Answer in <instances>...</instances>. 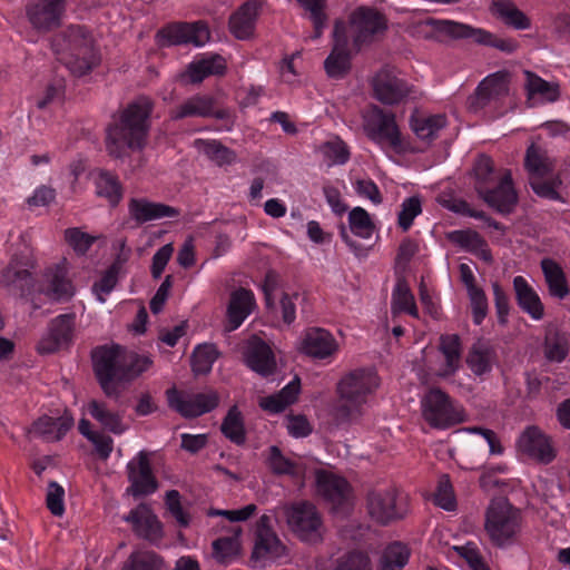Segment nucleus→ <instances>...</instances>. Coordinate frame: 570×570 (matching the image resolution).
Returning <instances> with one entry per match:
<instances>
[{
    "label": "nucleus",
    "mask_w": 570,
    "mask_h": 570,
    "mask_svg": "<svg viewBox=\"0 0 570 570\" xmlns=\"http://www.w3.org/2000/svg\"><path fill=\"white\" fill-rule=\"evenodd\" d=\"M35 259L29 254H16L2 271V283L20 297L30 301L35 308L37 294L45 295L50 302L67 303L76 293V287L69 277L66 263H57L45 268L41 278L36 281L32 275Z\"/></svg>",
    "instance_id": "nucleus-1"
},
{
    "label": "nucleus",
    "mask_w": 570,
    "mask_h": 570,
    "mask_svg": "<svg viewBox=\"0 0 570 570\" xmlns=\"http://www.w3.org/2000/svg\"><path fill=\"white\" fill-rule=\"evenodd\" d=\"M153 109V100L140 96L122 109L117 120L108 125L106 148L111 157L124 158L145 147Z\"/></svg>",
    "instance_id": "nucleus-2"
},
{
    "label": "nucleus",
    "mask_w": 570,
    "mask_h": 570,
    "mask_svg": "<svg viewBox=\"0 0 570 570\" xmlns=\"http://www.w3.org/2000/svg\"><path fill=\"white\" fill-rule=\"evenodd\" d=\"M119 345L98 346L92 351L96 379L109 397L119 396V385L129 383L146 372L153 364L149 356L137 353L122 355Z\"/></svg>",
    "instance_id": "nucleus-3"
},
{
    "label": "nucleus",
    "mask_w": 570,
    "mask_h": 570,
    "mask_svg": "<svg viewBox=\"0 0 570 570\" xmlns=\"http://www.w3.org/2000/svg\"><path fill=\"white\" fill-rule=\"evenodd\" d=\"M381 379L374 367L346 372L336 384L337 401L333 414L338 423H351L364 413V406L375 394Z\"/></svg>",
    "instance_id": "nucleus-4"
},
{
    "label": "nucleus",
    "mask_w": 570,
    "mask_h": 570,
    "mask_svg": "<svg viewBox=\"0 0 570 570\" xmlns=\"http://www.w3.org/2000/svg\"><path fill=\"white\" fill-rule=\"evenodd\" d=\"M474 188L479 197L500 214H510L518 204V194L509 169H497L493 160L480 155L473 166Z\"/></svg>",
    "instance_id": "nucleus-5"
},
{
    "label": "nucleus",
    "mask_w": 570,
    "mask_h": 570,
    "mask_svg": "<svg viewBox=\"0 0 570 570\" xmlns=\"http://www.w3.org/2000/svg\"><path fill=\"white\" fill-rule=\"evenodd\" d=\"M521 524L520 510L507 499L491 500L484 514V531L494 547L507 548L512 546L521 531Z\"/></svg>",
    "instance_id": "nucleus-6"
},
{
    "label": "nucleus",
    "mask_w": 570,
    "mask_h": 570,
    "mask_svg": "<svg viewBox=\"0 0 570 570\" xmlns=\"http://www.w3.org/2000/svg\"><path fill=\"white\" fill-rule=\"evenodd\" d=\"M364 131L367 138L384 151L402 153L404 142L395 116L377 106L364 115Z\"/></svg>",
    "instance_id": "nucleus-7"
},
{
    "label": "nucleus",
    "mask_w": 570,
    "mask_h": 570,
    "mask_svg": "<svg viewBox=\"0 0 570 570\" xmlns=\"http://www.w3.org/2000/svg\"><path fill=\"white\" fill-rule=\"evenodd\" d=\"M421 403L424 420L434 429H448L463 421L461 410L440 387H431Z\"/></svg>",
    "instance_id": "nucleus-8"
},
{
    "label": "nucleus",
    "mask_w": 570,
    "mask_h": 570,
    "mask_svg": "<svg viewBox=\"0 0 570 570\" xmlns=\"http://www.w3.org/2000/svg\"><path fill=\"white\" fill-rule=\"evenodd\" d=\"M366 501L370 515L381 524L400 520L407 512L406 497L393 487L370 491Z\"/></svg>",
    "instance_id": "nucleus-9"
},
{
    "label": "nucleus",
    "mask_w": 570,
    "mask_h": 570,
    "mask_svg": "<svg viewBox=\"0 0 570 570\" xmlns=\"http://www.w3.org/2000/svg\"><path fill=\"white\" fill-rule=\"evenodd\" d=\"M155 38L160 48L186 45L202 47L209 40L210 32L204 21H176L161 27Z\"/></svg>",
    "instance_id": "nucleus-10"
},
{
    "label": "nucleus",
    "mask_w": 570,
    "mask_h": 570,
    "mask_svg": "<svg viewBox=\"0 0 570 570\" xmlns=\"http://www.w3.org/2000/svg\"><path fill=\"white\" fill-rule=\"evenodd\" d=\"M374 97L383 105L394 106L417 100L422 92L390 70H381L373 79Z\"/></svg>",
    "instance_id": "nucleus-11"
},
{
    "label": "nucleus",
    "mask_w": 570,
    "mask_h": 570,
    "mask_svg": "<svg viewBox=\"0 0 570 570\" xmlns=\"http://www.w3.org/2000/svg\"><path fill=\"white\" fill-rule=\"evenodd\" d=\"M353 48L358 51L384 33L387 21L383 13L374 8L358 7L350 16Z\"/></svg>",
    "instance_id": "nucleus-12"
},
{
    "label": "nucleus",
    "mask_w": 570,
    "mask_h": 570,
    "mask_svg": "<svg viewBox=\"0 0 570 570\" xmlns=\"http://www.w3.org/2000/svg\"><path fill=\"white\" fill-rule=\"evenodd\" d=\"M432 24L440 33L454 39H471L476 43L491 46L504 52H512L517 48V43L511 39L499 38L489 31L469 24L442 19L432 20Z\"/></svg>",
    "instance_id": "nucleus-13"
},
{
    "label": "nucleus",
    "mask_w": 570,
    "mask_h": 570,
    "mask_svg": "<svg viewBox=\"0 0 570 570\" xmlns=\"http://www.w3.org/2000/svg\"><path fill=\"white\" fill-rule=\"evenodd\" d=\"M168 406L183 417L191 419L206 414L218 406L219 396L216 392L186 394L176 387L166 391Z\"/></svg>",
    "instance_id": "nucleus-14"
},
{
    "label": "nucleus",
    "mask_w": 570,
    "mask_h": 570,
    "mask_svg": "<svg viewBox=\"0 0 570 570\" xmlns=\"http://www.w3.org/2000/svg\"><path fill=\"white\" fill-rule=\"evenodd\" d=\"M173 120L185 118H215L230 121L232 112L228 108L219 107L217 99L208 94H196L169 111Z\"/></svg>",
    "instance_id": "nucleus-15"
},
{
    "label": "nucleus",
    "mask_w": 570,
    "mask_h": 570,
    "mask_svg": "<svg viewBox=\"0 0 570 570\" xmlns=\"http://www.w3.org/2000/svg\"><path fill=\"white\" fill-rule=\"evenodd\" d=\"M301 351L314 361L330 364L337 356L340 344L330 331L308 327L302 336Z\"/></svg>",
    "instance_id": "nucleus-16"
},
{
    "label": "nucleus",
    "mask_w": 570,
    "mask_h": 570,
    "mask_svg": "<svg viewBox=\"0 0 570 570\" xmlns=\"http://www.w3.org/2000/svg\"><path fill=\"white\" fill-rule=\"evenodd\" d=\"M127 476L130 483L127 491L134 498H141L155 493L158 489V481L153 472L149 454L139 451L127 463Z\"/></svg>",
    "instance_id": "nucleus-17"
},
{
    "label": "nucleus",
    "mask_w": 570,
    "mask_h": 570,
    "mask_svg": "<svg viewBox=\"0 0 570 570\" xmlns=\"http://www.w3.org/2000/svg\"><path fill=\"white\" fill-rule=\"evenodd\" d=\"M334 46L324 61L326 73L331 78H343L351 68L350 36L347 26L342 20H336L333 30Z\"/></svg>",
    "instance_id": "nucleus-18"
},
{
    "label": "nucleus",
    "mask_w": 570,
    "mask_h": 570,
    "mask_svg": "<svg viewBox=\"0 0 570 570\" xmlns=\"http://www.w3.org/2000/svg\"><path fill=\"white\" fill-rule=\"evenodd\" d=\"M288 525L302 540L313 541L320 537L321 517L314 504L303 501L286 511Z\"/></svg>",
    "instance_id": "nucleus-19"
},
{
    "label": "nucleus",
    "mask_w": 570,
    "mask_h": 570,
    "mask_svg": "<svg viewBox=\"0 0 570 570\" xmlns=\"http://www.w3.org/2000/svg\"><path fill=\"white\" fill-rule=\"evenodd\" d=\"M65 10L66 0H38L26 7L28 20L42 32L59 28Z\"/></svg>",
    "instance_id": "nucleus-20"
},
{
    "label": "nucleus",
    "mask_w": 570,
    "mask_h": 570,
    "mask_svg": "<svg viewBox=\"0 0 570 570\" xmlns=\"http://www.w3.org/2000/svg\"><path fill=\"white\" fill-rule=\"evenodd\" d=\"M75 324L76 315L73 313L61 314L51 320L48 334L38 343V352L50 354L70 345L73 340Z\"/></svg>",
    "instance_id": "nucleus-21"
},
{
    "label": "nucleus",
    "mask_w": 570,
    "mask_h": 570,
    "mask_svg": "<svg viewBox=\"0 0 570 570\" xmlns=\"http://www.w3.org/2000/svg\"><path fill=\"white\" fill-rule=\"evenodd\" d=\"M520 452L529 458L548 464L557 455L551 439L538 426H528L518 439Z\"/></svg>",
    "instance_id": "nucleus-22"
},
{
    "label": "nucleus",
    "mask_w": 570,
    "mask_h": 570,
    "mask_svg": "<svg viewBox=\"0 0 570 570\" xmlns=\"http://www.w3.org/2000/svg\"><path fill=\"white\" fill-rule=\"evenodd\" d=\"M128 213L137 226L161 218H177L180 215L176 207L136 197L129 199Z\"/></svg>",
    "instance_id": "nucleus-23"
},
{
    "label": "nucleus",
    "mask_w": 570,
    "mask_h": 570,
    "mask_svg": "<svg viewBox=\"0 0 570 570\" xmlns=\"http://www.w3.org/2000/svg\"><path fill=\"white\" fill-rule=\"evenodd\" d=\"M316 484L318 491L335 509H343L348 503L352 489L346 479L325 470H318Z\"/></svg>",
    "instance_id": "nucleus-24"
},
{
    "label": "nucleus",
    "mask_w": 570,
    "mask_h": 570,
    "mask_svg": "<svg viewBox=\"0 0 570 570\" xmlns=\"http://www.w3.org/2000/svg\"><path fill=\"white\" fill-rule=\"evenodd\" d=\"M131 524L134 532L145 540L157 541L163 537V527L149 505L140 503L124 517Z\"/></svg>",
    "instance_id": "nucleus-25"
},
{
    "label": "nucleus",
    "mask_w": 570,
    "mask_h": 570,
    "mask_svg": "<svg viewBox=\"0 0 570 570\" xmlns=\"http://www.w3.org/2000/svg\"><path fill=\"white\" fill-rule=\"evenodd\" d=\"M246 365L257 374L267 377L276 371L275 355L271 346L259 337L249 340L244 352Z\"/></svg>",
    "instance_id": "nucleus-26"
},
{
    "label": "nucleus",
    "mask_w": 570,
    "mask_h": 570,
    "mask_svg": "<svg viewBox=\"0 0 570 570\" xmlns=\"http://www.w3.org/2000/svg\"><path fill=\"white\" fill-rule=\"evenodd\" d=\"M513 291L518 306L532 320L540 321L544 316V306L539 294L523 276L513 278Z\"/></svg>",
    "instance_id": "nucleus-27"
},
{
    "label": "nucleus",
    "mask_w": 570,
    "mask_h": 570,
    "mask_svg": "<svg viewBox=\"0 0 570 570\" xmlns=\"http://www.w3.org/2000/svg\"><path fill=\"white\" fill-rule=\"evenodd\" d=\"M255 305V296L250 289L240 287L234 291L227 307V330H237L253 312Z\"/></svg>",
    "instance_id": "nucleus-28"
},
{
    "label": "nucleus",
    "mask_w": 570,
    "mask_h": 570,
    "mask_svg": "<svg viewBox=\"0 0 570 570\" xmlns=\"http://www.w3.org/2000/svg\"><path fill=\"white\" fill-rule=\"evenodd\" d=\"M439 351L444 357V364L439 368L436 375L441 379H449L461 367L462 342L458 334H443L440 336Z\"/></svg>",
    "instance_id": "nucleus-29"
},
{
    "label": "nucleus",
    "mask_w": 570,
    "mask_h": 570,
    "mask_svg": "<svg viewBox=\"0 0 570 570\" xmlns=\"http://www.w3.org/2000/svg\"><path fill=\"white\" fill-rule=\"evenodd\" d=\"M77 32L82 39V45L75 58L69 62V69L73 75L81 77L89 73L100 63V55L85 28L78 27Z\"/></svg>",
    "instance_id": "nucleus-30"
},
{
    "label": "nucleus",
    "mask_w": 570,
    "mask_h": 570,
    "mask_svg": "<svg viewBox=\"0 0 570 570\" xmlns=\"http://www.w3.org/2000/svg\"><path fill=\"white\" fill-rule=\"evenodd\" d=\"M87 412L104 430L115 435H121L128 430V425L124 422L122 413L110 410L105 401H89Z\"/></svg>",
    "instance_id": "nucleus-31"
},
{
    "label": "nucleus",
    "mask_w": 570,
    "mask_h": 570,
    "mask_svg": "<svg viewBox=\"0 0 570 570\" xmlns=\"http://www.w3.org/2000/svg\"><path fill=\"white\" fill-rule=\"evenodd\" d=\"M549 294L552 297L563 299L570 293L566 273L561 265L552 258L546 257L540 263Z\"/></svg>",
    "instance_id": "nucleus-32"
},
{
    "label": "nucleus",
    "mask_w": 570,
    "mask_h": 570,
    "mask_svg": "<svg viewBox=\"0 0 570 570\" xmlns=\"http://www.w3.org/2000/svg\"><path fill=\"white\" fill-rule=\"evenodd\" d=\"M226 61L219 55H204L188 65L187 73L193 83H199L209 76H223Z\"/></svg>",
    "instance_id": "nucleus-33"
},
{
    "label": "nucleus",
    "mask_w": 570,
    "mask_h": 570,
    "mask_svg": "<svg viewBox=\"0 0 570 570\" xmlns=\"http://www.w3.org/2000/svg\"><path fill=\"white\" fill-rule=\"evenodd\" d=\"M508 94V86L502 76L491 75L483 79L475 90V101L473 105L478 108H485L492 100H498Z\"/></svg>",
    "instance_id": "nucleus-34"
},
{
    "label": "nucleus",
    "mask_w": 570,
    "mask_h": 570,
    "mask_svg": "<svg viewBox=\"0 0 570 570\" xmlns=\"http://www.w3.org/2000/svg\"><path fill=\"white\" fill-rule=\"evenodd\" d=\"M446 125L444 115H425L415 110L410 119L413 132L423 140L435 138L436 134Z\"/></svg>",
    "instance_id": "nucleus-35"
},
{
    "label": "nucleus",
    "mask_w": 570,
    "mask_h": 570,
    "mask_svg": "<svg viewBox=\"0 0 570 570\" xmlns=\"http://www.w3.org/2000/svg\"><path fill=\"white\" fill-rule=\"evenodd\" d=\"M491 10L505 24L517 30H527L531 27L530 19L510 0H494Z\"/></svg>",
    "instance_id": "nucleus-36"
},
{
    "label": "nucleus",
    "mask_w": 570,
    "mask_h": 570,
    "mask_svg": "<svg viewBox=\"0 0 570 570\" xmlns=\"http://www.w3.org/2000/svg\"><path fill=\"white\" fill-rule=\"evenodd\" d=\"M495 358L494 350L485 343L476 342L466 356L469 368L478 376L490 373Z\"/></svg>",
    "instance_id": "nucleus-37"
},
{
    "label": "nucleus",
    "mask_w": 570,
    "mask_h": 570,
    "mask_svg": "<svg viewBox=\"0 0 570 570\" xmlns=\"http://www.w3.org/2000/svg\"><path fill=\"white\" fill-rule=\"evenodd\" d=\"M95 185L97 195L106 198L112 207L120 203L124 189L117 175L101 169L97 174Z\"/></svg>",
    "instance_id": "nucleus-38"
},
{
    "label": "nucleus",
    "mask_w": 570,
    "mask_h": 570,
    "mask_svg": "<svg viewBox=\"0 0 570 570\" xmlns=\"http://www.w3.org/2000/svg\"><path fill=\"white\" fill-rule=\"evenodd\" d=\"M285 546L281 542L276 533L255 535V546L252 552V559L276 560L284 556Z\"/></svg>",
    "instance_id": "nucleus-39"
},
{
    "label": "nucleus",
    "mask_w": 570,
    "mask_h": 570,
    "mask_svg": "<svg viewBox=\"0 0 570 570\" xmlns=\"http://www.w3.org/2000/svg\"><path fill=\"white\" fill-rule=\"evenodd\" d=\"M220 431L226 439L236 445H244L246 442V430L244 419L236 405L232 406L225 415Z\"/></svg>",
    "instance_id": "nucleus-40"
},
{
    "label": "nucleus",
    "mask_w": 570,
    "mask_h": 570,
    "mask_svg": "<svg viewBox=\"0 0 570 570\" xmlns=\"http://www.w3.org/2000/svg\"><path fill=\"white\" fill-rule=\"evenodd\" d=\"M524 167L528 171L529 179L533 177L549 176L553 173L547 153L534 144L527 149L524 157Z\"/></svg>",
    "instance_id": "nucleus-41"
},
{
    "label": "nucleus",
    "mask_w": 570,
    "mask_h": 570,
    "mask_svg": "<svg viewBox=\"0 0 570 570\" xmlns=\"http://www.w3.org/2000/svg\"><path fill=\"white\" fill-rule=\"evenodd\" d=\"M409 559V548L399 541L392 542L383 550L377 570H403Z\"/></svg>",
    "instance_id": "nucleus-42"
},
{
    "label": "nucleus",
    "mask_w": 570,
    "mask_h": 570,
    "mask_svg": "<svg viewBox=\"0 0 570 570\" xmlns=\"http://www.w3.org/2000/svg\"><path fill=\"white\" fill-rule=\"evenodd\" d=\"M392 311L393 313H407L413 317H419L414 295L404 279H399L393 288Z\"/></svg>",
    "instance_id": "nucleus-43"
},
{
    "label": "nucleus",
    "mask_w": 570,
    "mask_h": 570,
    "mask_svg": "<svg viewBox=\"0 0 570 570\" xmlns=\"http://www.w3.org/2000/svg\"><path fill=\"white\" fill-rule=\"evenodd\" d=\"M242 529L234 527L232 533L220 537L213 542V552L216 560L220 563H228L239 550V538Z\"/></svg>",
    "instance_id": "nucleus-44"
},
{
    "label": "nucleus",
    "mask_w": 570,
    "mask_h": 570,
    "mask_svg": "<svg viewBox=\"0 0 570 570\" xmlns=\"http://www.w3.org/2000/svg\"><path fill=\"white\" fill-rule=\"evenodd\" d=\"M570 351L569 335L564 332L549 333L544 340V355L548 361L561 363Z\"/></svg>",
    "instance_id": "nucleus-45"
},
{
    "label": "nucleus",
    "mask_w": 570,
    "mask_h": 570,
    "mask_svg": "<svg viewBox=\"0 0 570 570\" xmlns=\"http://www.w3.org/2000/svg\"><path fill=\"white\" fill-rule=\"evenodd\" d=\"M298 298V293L289 295L282 292L279 297L273 298V305L266 306V308L274 317H281L285 325H291L296 320L295 301Z\"/></svg>",
    "instance_id": "nucleus-46"
},
{
    "label": "nucleus",
    "mask_w": 570,
    "mask_h": 570,
    "mask_svg": "<svg viewBox=\"0 0 570 570\" xmlns=\"http://www.w3.org/2000/svg\"><path fill=\"white\" fill-rule=\"evenodd\" d=\"M197 148L218 166L232 165L236 160V154L217 140L197 139Z\"/></svg>",
    "instance_id": "nucleus-47"
},
{
    "label": "nucleus",
    "mask_w": 570,
    "mask_h": 570,
    "mask_svg": "<svg viewBox=\"0 0 570 570\" xmlns=\"http://www.w3.org/2000/svg\"><path fill=\"white\" fill-rule=\"evenodd\" d=\"M267 465L275 475L298 476L301 474L299 464L284 456L281 449L276 445L269 448Z\"/></svg>",
    "instance_id": "nucleus-48"
},
{
    "label": "nucleus",
    "mask_w": 570,
    "mask_h": 570,
    "mask_svg": "<svg viewBox=\"0 0 570 570\" xmlns=\"http://www.w3.org/2000/svg\"><path fill=\"white\" fill-rule=\"evenodd\" d=\"M525 88L529 97L541 96L548 101H556L559 98L558 86L552 85L534 72L525 71Z\"/></svg>",
    "instance_id": "nucleus-49"
},
{
    "label": "nucleus",
    "mask_w": 570,
    "mask_h": 570,
    "mask_svg": "<svg viewBox=\"0 0 570 570\" xmlns=\"http://www.w3.org/2000/svg\"><path fill=\"white\" fill-rule=\"evenodd\" d=\"M529 185L533 193L541 198L563 202L560 193L558 191V188L561 185V179L558 176H553V173L549 176L530 178Z\"/></svg>",
    "instance_id": "nucleus-50"
},
{
    "label": "nucleus",
    "mask_w": 570,
    "mask_h": 570,
    "mask_svg": "<svg viewBox=\"0 0 570 570\" xmlns=\"http://www.w3.org/2000/svg\"><path fill=\"white\" fill-rule=\"evenodd\" d=\"M297 1L308 12V18L313 23L314 33L312 36V39H318L323 35V30L327 21V14L325 13L326 0Z\"/></svg>",
    "instance_id": "nucleus-51"
},
{
    "label": "nucleus",
    "mask_w": 570,
    "mask_h": 570,
    "mask_svg": "<svg viewBox=\"0 0 570 570\" xmlns=\"http://www.w3.org/2000/svg\"><path fill=\"white\" fill-rule=\"evenodd\" d=\"M164 560L155 552L141 551L130 554L121 570H161Z\"/></svg>",
    "instance_id": "nucleus-52"
},
{
    "label": "nucleus",
    "mask_w": 570,
    "mask_h": 570,
    "mask_svg": "<svg viewBox=\"0 0 570 570\" xmlns=\"http://www.w3.org/2000/svg\"><path fill=\"white\" fill-rule=\"evenodd\" d=\"M348 224L351 232L364 239L371 238L375 229L370 214L362 207H355L350 212Z\"/></svg>",
    "instance_id": "nucleus-53"
},
{
    "label": "nucleus",
    "mask_w": 570,
    "mask_h": 570,
    "mask_svg": "<svg viewBox=\"0 0 570 570\" xmlns=\"http://www.w3.org/2000/svg\"><path fill=\"white\" fill-rule=\"evenodd\" d=\"M218 352L213 344H200L193 353V371L196 374H207L217 360Z\"/></svg>",
    "instance_id": "nucleus-54"
},
{
    "label": "nucleus",
    "mask_w": 570,
    "mask_h": 570,
    "mask_svg": "<svg viewBox=\"0 0 570 570\" xmlns=\"http://www.w3.org/2000/svg\"><path fill=\"white\" fill-rule=\"evenodd\" d=\"M70 426L71 424L65 422L62 419H53L50 416H42L35 424L37 432L46 435L48 440L56 441L62 439Z\"/></svg>",
    "instance_id": "nucleus-55"
},
{
    "label": "nucleus",
    "mask_w": 570,
    "mask_h": 570,
    "mask_svg": "<svg viewBox=\"0 0 570 570\" xmlns=\"http://www.w3.org/2000/svg\"><path fill=\"white\" fill-rule=\"evenodd\" d=\"M120 266L114 263L104 274L102 276L94 283L92 293L96 295L97 299L100 303L106 302V296H108L112 289L116 287L118 282Z\"/></svg>",
    "instance_id": "nucleus-56"
},
{
    "label": "nucleus",
    "mask_w": 570,
    "mask_h": 570,
    "mask_svg": "<svg viewBox=\"0 0 570 570\" xmlns=\"http://www.w3.org/2000/svg\"><path fill=\"white\" fill-rule=\"evenodd\" d=\"M422 213V204L419 196L405 198L401 204V210L397 215V224L404 230H409L413 225L415 217Z\"/></svg>",
    "instance_id": "nucleus-57"
},
{
    "label": "nucleus",
    "mask_w": 570,
    "mask_h": 570,
    "mask_svg": "<svg viewBox=\"0 0 570 570\" xmlns=\"http://www.w3.org/2000/svg\"><path fill=\"white\" fill-rule=\"evenodd\" d=\"M434 503L445 511L455 510L456 500L449 475H442L440 478L434 494Z\"/></svg>",
    "instance_id": "nucleus-58"
},
{
    "label": "nucleus",
    "mask_w": 570,
    "mask_h": 570,
    "mask_svg": "<svg viewBox=\"0 0 570 570\" xmlns=\"http://www.w3.org/2000/svg\"><path fill=\"white\" fill-rule=\"evenodd\" d=\"M46 505L56 517H61L65 513V489L56 481L48 483Z\"/></svg>",
    "instance_id": "nucleus-59"
},
{
    "label": "nucleus",
    "mask_w": 570,
    "mask_h": 570,
    "mask_svg": "<svg viewBox=\"0 0 570 570\" xmlns=\"http://www.w3.org/2000/svg\"><path fill=\"white\" fill-rule=\"evenodd\" d=\"M255 21L252 18L242 14L239 10H236L229 19V29L232 33L240 40L248 39L255 29Z\"/></svg>",
    "instance_id": "nucleus-60"
},
{
    "label": "nucleus",
    "mask_w": 570,
    "mask_h": 570,
    "mask_svg": "<svg viewBox=\"0 0 570 570\" xmlns=\"http://www.w3.org/2000/svg\"><path fill=\"white\" fill-rule=\"evenodd\" d=\"M472 321L481 325L488 315V298L482 288H471L469 293Z\"/></svg>",
    "instance_id": "nucleus-61"
},
{
    "label": "nucleus",
    "mask_w": 570,
    "mask_h": 570,
    "mask_svg": "<svg viewBox=\"0 0 570 570\" xmlns=\"http://www.w3.org/2000/svg\"><path fill=\"white\" fill-rule=\"evenodd\" d=\"M65 238L73 250L80 255L86 254L96 240L94 236L81 232L77 227L66 229Z\"/></svg>",
    "instance_id": "nucleus-62"
},
{
    "label": "nucleus",
    "mask_w": 570,
    "mask_h": 570,
    "mask_svg": "<svg viewBox=\"0 0 570 570\" xmlns=\"http://www.w3.org/2000/svg\"><path fill=\"white\" fill-rule=\"evenodd\" d=\"M449 238L454 244L470 250L479 249L485 245L482 236L478 232L471 229L453 230L450 233Z\"/></svg>",
    "instance_id": "nucleus-63"
},
{
    "label": "nucleus",
    "mask_w": 570,
    "mask_h": 570,
    "mask_svg": "<svg viewBox=\"0 0 570 570\" xmlns=\"http://www.w3.org/2000/svg\"><path fill=\"white\" fill-rule=\"evenodd\" d=\"M323 154L324 156L335 165H344L350 159V150L347 145L341 140H330L323 145Z\"/></svg>",
    "instance_id": "nucleus-64"
}]
</instances>
